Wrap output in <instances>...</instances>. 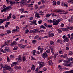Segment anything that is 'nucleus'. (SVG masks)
Segmentation results:
<instances>
[{"label": "nucleus", "instance_id": "a211bd4d", "mask_svg": "<svg viewBox=\"0 0 73 73\" xmlns=\"http://www.w3.org/2000/svg\"><path fill=\"white\" fill-rule=\"evenodd\" d=\"M62 5L63 7H68V4H65V3H62Z\"/></svg>", "mask_w": 73, "mask_h": 73}, {"label": "nucleus", "instance_id": "09e8293b", "mask_svg": "<svg viewBox=\"0 0 73 73\" xmlns=\"http://www.w3.org/2000/svg\"><path fill=\"white\" fill-rule=\"evenodd\" d=\"M68 73H73V70H71V71H68Z\"/></svg>", "mask_w": 73, "mask_h": 73}, {"label": "nucleus", "instance_id": "72a5a7b5", "mask_svg": "<svg viewBox=\"0 0 73 73\" xmlns=\"http://www.w3.org/2000/svg\"><path fill=\"white\" fill-rule=\"evenodd\" d=\"M7 61L8 62H10V60L9 59V58L8 56L7 57Z\"/></svg>", "mask_w": 73, "mask_h": 73}, {"label": "nucleus", "instance_id": "4c0bfd02", "mask_svg": "<svg viewBox=\"0 0 73 73\" xmlns=\"http://www.w3.org/2000/svg\"><path fill=\"white\" fill-rule=\"evenodd\" d=\"M63 58H67H67H68V57H67V54H65L64 55V56H63Z\"/></svg>", "mask_w": 73, "mask_h": 73}, {"label": "nucleus", "instance_id": "f03ea898", "mask_svg": "<svg viewBox=\"0 0 73 73\" xmlns=\"http://www.w3.org/2000/svg\"><path fill=\"white\" fill-rule=\"evenodd\" d=\"M11 6H9L6 8H5L3 9L1 11V12H8L9 11H10L11 9Z\"/></svg>", "mask_w": 73, "mask_h": 73}, {"label": "nucleus", "instance_id": "8fccbe9b", "mask_svg": "<svg viewBox=\"0 0 73 73\" xmlns=\"http://www.w3.org/2000/svg\"><path fill=\"white\" fill-rule=\"evenodd\" d=\"M7 42L8 43H9L10 42V43H11V42H12V40H8Z\"/></svg>", "mask_w": 73, "mask_h": 73}, {"label": "nucleus", "instance_id": "49530a36", "mask_svg": "<svg viewBox=\"0 0 73 73\" xmlns=\"http://www.w3.org/2000/svg\"><path fill=\"white\" fill-rule=\"evenodd\" d=\"M50 15H51V14H46V17H49V16H50Z\"/></svg>", "mask_w": 73, "mask_h": 73}, {"label": "nucleus", "instance_id": "423d86ee", "mask_svg": "<svg viewBox=\"0 0 73 73\" xmlns=\"http://www.w3.org/2000/svg\"><path fill=\"white\" fill-rule=\"evenodd\" d=\"M37 31H38V29H35L32 30H30L29 31V33H36V32H37Z\"/></svg>", "mask_w": 73, "mask_h": 73}, {"label": "nucleus", "instance_id": "6ab92c4d", "mask_svg": "<svg viewBox=\"0 0 73 73\" xmlns=\"http://www.w3.org/2000/svg\"><path fill=\"white\" fill-rule=\"evenodd\" d=\"M40 29L43 28V29H46V28L44 26L42 25L40 26Z\"/></svg>", "mask_w": 73, "mask_h": 73}, {"label": "nucleus", "instance_id": "f704fd0d", "mask_svg": "<svg viewBox=\"0 0 73 73\" xmlns=\"http://www.w3.org/2000/svg\"><path fill=\"white\" fill-rule=\"evenodd\" d=\"M46 52L48 53H50V49H48L46 50Z\"/></svg>", "mask_w": 73, "mask_h": 73}, {"label": "nucleus", "instance_id": "a19ab883", "mask_svg": "<svg viewBox=\"0 0 73 73\" xmlns=\"http://www.w3.org/2000/svg\"><path fill=\"white\" fill-rule=\"evenodd\" d=\"M32 42L33 44H36V40H33Z\"/></svg>", "mask_w": 73, "mask_h": 73}, {"label": "nucleus", "instance_id": "603ef678", "mask_svg": "<svg viewBox=\"0 0 73 73\" xmlns=\"http://www.w3.org/2000/svg\"><path fill=\"white\" fill-rule=\"evenodd\" d=\"M51 15L52 16H56V14L55 13H52Z\"/></svg>", "mask_w": 73, "mask_h": 73}, {"label": "nucleus", "instance_id": "79ce46f5", "mask_svg": "<svg viewBox=\"0 0 73 73\" xmlns=\"http://www.w3.org/2000/svg\"><path fill=\"white\" fill-rule=\"evenodd\" d=\"M40 69V68H37L35 70V72H36V73H38V72H37V71H38V70Z\"/></svg>", "mask_w": 73, "mask_h": 73}, {"label": "nucleus", "instance_id": "2f4dec72", "mask_svg": "<svg viewBox=\"0 0 73 73\" xmlns=\"http://www.w3.org/2000/svg\"><path fill=\"white\" fill-rule=\"evenodd\" d=\"M58 32L59 33H61L62 32V31H61V29H58Z\"/></svg>", "mask_w": 73, "mask_h": 73}, {"label": "nucleus", "instance_id": "393cba45", "mask_svg": "<svg viewBox=\"0 0 73 73\" xmlns=\"http://www.w3.org/2000/svg\"><path fill=\"white\" fill-rule=\"evenodd\" d=\"M36 20H33L32 21L33 23V24H34L35 25H37V23H36Z\"/></svg>", "mask_w": 73, "mask_h": 73}, {"label": "nucleus", "instance_id": "7ed1b4c3", "mask_svg": "<svg viewBox=\"0 0 73 73\" xmlns=\"http://www.w3.org/2000/svg\"><path fill=\"white\" fill-rule=\"evenodd\" d=\"M60 21L61 19H58L56 20V19H53V21L52 20V23H54L53 24L54 25H57Z\"/></svg>", "mask_w": 73, "mask_h": 73}, {"label": "nucleus", "instance_id": "39448f33", "mask_svg": "<svg viewBox=\"0 0 73 73\" xmlns=\"http://www.w3.org/2000/svg\"><path fill=\"white\" fill-rule=\"evenodd\" d=\"M27 0H21L20 2H17L15 3V4H19V3H21V4H25L24 3L27 2Z\"/></svg>", "mask_w": 73, "mask_h": 73}, {"label": "nucleus", "instance_id": "3c124183", "mask_svg": "<svg viewBox=\"0 0 73 73\" xmlns=\"http://www.w3.org/2000/svg\"><path fill=\"white\" fill-rule=\"evenodd\" d=\"M45 30H41L39 31V32H44Z\"/></svg>", "mask_w": 73, "mask_h": 73}, {"label": "nucleus", "instance_id": "9b49d317", "mask_svg": "<svg viewBox=\"0 0 73 73\" xmlns=\"http://www.w3.org/2000/svg\"><path fill=\"white\" fill-rule=\"evenodd\" d=\"M11 46L13 47V46L15 45H17V43L16 41L13 42L12 43L10 44Z\"/></svg>", "mask_w": 73, "mask_h": 73}, {"label": "nucleus", "instance_id": "dca6fc26", "mask_svg": "<svg viewBox=\"0 0 73 73\" xmlns=\"http://www.w3.org/2000/svg\"><path fill=\"white\" fill-rule=\"evenodd\" d=\"M18 32L19 31H18L16 29H13L12 30V33H14L15 32Z\"/></svg>", "mask_w": 73, "mask_h": 73}, {"label": "nucleus", "instance_id": "9d476101", "mask_svg": "<svg viewBox=\"0 0 73 73\" xmlns=\"http://www.w3.org/2000/svg\"><path fill=\"white\" fill-rule=\"evenodd\" d=\"M18 57V58H16V60H17L18 59V61H19L20 62H21V60L20 61V60H21V55H19Z\"/></svg>", "mask_w": 73, "mask_h": 73}, {"label": "nucleus", "instance_id": "4468645a", "mask_svg": "<svg viewBox=\"0 0 73 73\" xmlns=\"http://www.w3.org/2000/svg\"><path fill=\"white\" fill-rule=\"evenodd\" d=\"M5 45H7V46H9V45L8 44V43H7V42H5L4 44L1 46V48H3L4 46H5Z\"/></svg>", "mask_w": 73, "mask_h": 73}, {"label": "nucleus", "instance_id": "e433bc0d", "mask_svg": "<svg viewBox=\"0 0 73 73\" xmlns=\"http://www.w3.org/2000/svg\"><path fill=\"white\" fill-rule=\"evenodd\" d=\"M7 35V34H0V36H1V37H4V35Z\"/></svg>", "mask_w": 73, "mask_h": 73}, {"label": "nucleus", "instance_id": "864d4df0", "mask_svg": "<svg viewBox=\"0 0 73 73\" xmlns=\"http://www.w3.org/2000/svg\"><path fill=\"white\" fill-rule=\"evenodd\" d=\"M43 70L44 71H46V70H47V69H46V68H43Z\"/></svg>", "mask_w": 73, "mask_h": 73}, {"label": "nucleus", "instance_id": "4be33fe9", "mask_svg": "<svg viewBox=\"0 0 73 73\" xmlns=\"http://www.w3.org/2000/svg\"><path fill=\"white\" fill-rule=\"evenodd\" d=\"M48 63L50 65H53V63L52 62V61L51 60H50L48 61Z\"/></svg>", "mask_w": 73, "mask_h": 73}, {"label": "nucleus", "instance_id": "69168bd1", "mask_svg": "<svg viewBox=\"0 0 73 73\" xmlns=\"http://www.w3.org/2000/svg\"><path fill=\"white\" fill-rule=\"evenodd\" d=\"M3 53H6V51L5 50V49H4V50H3Z\"/></svg>", "mask_w": 73, "mask_h": 73}, {"label": "nucleus", "instance_id": "f8f14e48", "mask_svg": "<svg viewBox=\"0 0 73 73\" xmlns=\"http://www.w3.org/2000/svg\"><path fill=\"white\" fill-rule=\"evenodd\" d=\"M61 30H62V31H66L67 32H68L69 31V30L68 29V28H61Z\"/></svg>", "mask_w": 73, "mask_h": 73}, {"label": "nucleus", "instance_id": "13d9d810", "mask_svg": "<svg viewBox=\"0 0 73 73\" xmlns=\"http://www.w3.org/2000/svg\"><path fill=\"white\" fill-rule=\"evenodd\" d=\"M16 29L17 30V29H20V28L19 27V26H16V29Z\"/></svg>", "mask_w": 73, "mask_h": 73}, {"label": "nucleus", "instance_id": "a878e982", "mask_svg": "<svg viewBox=\"0 0 73 73\" xmlns=\"http://www.w3.org/2000/svg\"><path fill=\"white\" fill-rule=\"evenodd\" d=\"M39 38V36H38V35H37L34 37V39H37V40H38Z\"/></svg>", "mask_w": 73, "mask_h": 73}, {"label": "nucleus", "instance_id": "f257e3e1", "mask_svg": "<svg viewBox=\"0 0 73 73\" xmlns=\"http://www.w3.org/2000/svg\"><path fill=\"white\" fill-rule=\"evenodd\" d=\"M64 62V63L63 64L64 65H65V66H71L72 65L71 64H73V62H70H70V58H67V60H60L59 61V62H62V61H63Z\"/></svg>", "mask_w": 73, "mask_h": 73}, {"label": "nucleus", "instance_id": "0eeeda50", "mask_svg": "<svg viewBox=\"0 0 73 73\" xmlns=\"http://www.w3.org/2000/svg\"><path fill=\"white\" fill-rule=\"evenodd\" d=\"M42 56L45 59V58H48V54L46 52H44L42 54Z\"/></svg>", "mask_w": 73, "mask_h": 73}, {"label": "nucleus", "instance_id": "bb28decb", "mask_svg": "<svg viewBox=\"0 0 73 73\" xmlns=\"http://www.w3.org/2000/svg\"><path fill=\"white\" fill-rule=\"evenodd\" d=\"M50 44L51 45H54V43L53 42V41H51L50 42Z\"/></svg>", "mask_w": 73, "mask_h": 73}, {"label": "nucleus", "instance_id": "58836bf2", "mask_svg": "<svg viewBox=\"0 0 73 73\" xmlns=\"http://www.w3.org/2000/svg\"><path fill=\"white\" fill-rule=\"evenodd\" d=\"M0 66H2V67L3 68V69H4V68H5V66H3V64H0Z\"/></svg>", "mask_w": 73, "mask_h": 73}, {"label": "nucleus", "instance_id": "ddd939ff", "mask_svg": "<svg viewBox=\"0 0 73 73\" xmlns=\"http://www.w3.org/2000/svg\"><path fill=\"white\" fill-rule=\"evenodd\" d=\"M49 49H50V50L51 51L52 54L53 55V54H54V52H53V47H50Z\"/></svg>", "mask_w": 73, "mask_h": 73}, {"label": "nucleus", "instance_id": "5701e85b", "mask_svg": "<svg viewBox=\"0 0 73 73\" xmlns=\"http://www.w3.org/2000/svg\"><path fill=\"white\" fill-rule=\"evenodd\" d=\"M9 3L10 4H15V2H12L11 1H9Z\"/></svg>", "mask_w": 73, "mask_h": 73}, {"label": "nucleus", "instance_id": "412c9836", "mask_svg": "<svg viewBox=\"0 0 73 73\" xmlns=\"http://www.w3.org/2000/svg\"><path fill=\"white\" fill-rule=\"evenodd\" d=\"M39 13H40V15H44V11H39Z\"/></svg>", "mask_w": 73, "mask_h": 73}, {"label": "nucleus", "instance_id": "5fc2aeb1", "mask_svg": "<svg viewBox=\"0 0 73 73\" xmlns=\"http://www.w3.org/2000/svg\"><path fill=\"white\" fill-rule=\"evenodd\" d=\"M0 28H2V29H4V27L3 26H0Z\"/></svg>", "mask_w": 73, "mask_h": 73}, {"label": "nucleus", "instance_id": "c9c22d12", "mask_svg": "<svg viewBox=\"0 0 73 73\" xmlns=\"http://www.w3.org/2000/svg\"><path fill=\"white\" fill-rule=\"evenodd\" d=\"M53 3L54 5H56V1H54L53 2Z\"/></svg>", "mask_w": 73, "mask_h": 73}, {"label": "nucleus", "instance_id": "c03bdc74", "mask_svg": "<svg viewBox=\"0 0 73 73\" xmlns=\"http://www.w3.org/2000/svg\"><path fill=\"white\" fill-rule=\"evenodd\" d=\"M6 31L7 33H8V34L10 33H11V31L10 30H7Z\"/></svg>", "mask_w": 73, "mask_h": 73}, {"label": "nucleus", "instance_id": "ea45409f", "mask_svg": "<svg viewBox=\"0 0 73 73\" xmlns=\"http://www.w3.org/2000/svg\"><path fill=\"white\" fill-rule=\"evenodd\" d=\"M18 48V47H15L14 49H13V50H17V49Z\"/></svg>", "mask_w": 73, "mask_h": 73}, {"label": "nucleus", "instance_id": "680f3d73", "mask_svg": "<svg viewBox=\"0 0 73 73\" xmlns=\"http://www.w3.org/2000/svg\"><path fill=\"white\" fill-rule=\"evenodd\" d=\"M61 3V2L59 1H58L57 2V4H58V5H60V4Z\"/></svg>", "mask_w": 73, "mask_h": 73}, {"label": "nucleus", "instance_id": "20e7f679", "mask_svg": "<svg viewBox=\"0 0 73 73\" xmlns=\"http://www.w3.org/2000/svg\"><path fill=\"white\" fill-rule=\"evenodd\" d=\"M10 18L9 17H8V16H7V18H6V19H1V23H3V22L4 21H9V19H10Z\"/></svg>", "mask_w": 73, "mask_h": 73}, {"label": "nucleus", "instance_id": "7c9ffc66", "mask_svg": "<svg viewBox=\"0 0 73 73\" xmlns=\"http://www.w3.org/2000/svg\"><path fill=\"white\" fill-rule=\"evenodd\" d=\"M61 12H62V11L61 10H59L57 11V13H58L61 14Z\"/></svg>", "mask_w": 73, "mask_h": 73}, {"label": "nucleus", "instance_id": "1a4fd4ad", "mask_svg": "<svg viewBox=\"0 0 73 73\" xmlns=\"http://www.w3.org/2000/svg\"><path fill=\"white\" fill-rule=\"evenodd\" d=\"M38 49L39 50H40V53H42L43 52V48H41L40 46H39L38 48Z\"/></svg>", "mask_w": 73, "mask_h": 73}, {"label": "nucleus", "instance_id": "37998d69", "mask_svg": "<svg viewBox=\"0 0 73 73\" xmlns=\"http://www.w3.org/2000/svg\"><path fill=\"white\" fill-rule=\"evenodd\" d=\"M35 18H36V16L38 15V13H37V12H35Z\"/></svg>", "mask_w": 73, "mask_h": 73}, {"label": "nucleus", "instance_id": "cd10ccee", "mask_svg": "<svg viewBox=\"0 0 73 73\" xmlns=\"http://www.w3.org/2000/svg\"><path fill=\"white\" fill-rule=\"evenodd\" d=\"M68 2L70 4H73V0H69Z\"/></svg>", "mask_w": 73, "mask_h": 73}, {"label": "nucleus", "instance_id": "aec40b11", "mask_svg": "<svg viewBox=\"0 0 73 73\" xmlns=\"http://www.w3.org/2000/svg\"><path fill=\"white\" fill-rule=\"evenodd\" d=\"M6 52H9L10 50L8 47H6L5 49Z\"/></svg>", "mask_w": 73, "mask_h": 73}, {"label": "nucleus", "instance_id": "052dcab7", "mask_svg": "<svg viewBox=\"0 0 73 73\" xmlns=\"http://www.w3.org/2000/svg\"><path fill=\"white\" fill-rule=\"evenodd\" d=\"M52 27V25H48L47 27H48V28H51Z\"/></svg>", "mask_w": 73, "mask_h": 73}, {"label": "nucleus", "instance_id": "6e6552de", "mask_svg": "<svg viewBox=\"0 0 73 73\" xmlns=\"http://www.w3.org/2000/svg\"><path fill=\"white\" fill-rule=\"evenodd\" d=\"M44 66V63L42 62H40L39 63V68H39L40 69V68H41L43 67Z\"/></svg>", "mask_w": 73, "mask_h": 73}, {"label": "nucleus", "instance_id": "f3484780", "mask_svg": "<svg viewBox=\"0 0 73 73\" xmlns=\"http://www.w3.org/2000/svg\"><path fill=\"white\" fill-rule=\"evenodd\" d=\"M64 42H68L69 41V39L68 37H66L64 40Z\"/></svg>", "mask_w": 73, "mask_h": 73}, {"label": "nucleus", "instance_id": "4d7b16f0", "mask_svg": "<svg viewBox=\"0 0 73 73\" xmlns=\"http://www.w3.org/2000/svg\"><path fill=\"white\" fill-rule=\"evenodd\" d=\"M70 41H72L73 40V36H71V37H70Z\"/></svg>", "mask_w": 73, "mask_h": 73}, {"label": "nucleus", "instance_id": "c756f323", "mask_svg": "<svg viewBox=\"0 0 73 73\" xmlns=\"http://www.w3.org/2000/svg\"><path fill=\"white\" fill-rule=\"evenodd\" d=\"M10 66H5V68L4 69H5L6 70H8V69H9Z\"/></svg>", "mask_w": 73, "mask_h": 73}, {"label": "nucleus", "instance_id": "473e14b6", "mask_svg": "<svg viewBox=\"0 0 73 73\" xmlns=\"http://www.w3.org/2000/svg\"><path fill=\"white\" fill-rule=\"evenodd\" d=\"M8 70L9 71H12V70H13V69H12V68H11L9 67V68L8 69Z\"/></svg>", "mask_w": 73, "mask_h": 73}, {"label": "nucleus", "instance_id": "a18cd8bd", "mask_svg": "<svg viewBox=\"0 0 73 73\" xmlns=\"http://www.w3.org/2000/svg\"><path fill=\"white\" fill-rule=\"evenodd\" d=\"M31 60H36V59L33 58V57L31 56Z\"/></svg>", "mask_w": 73, "mask_h": 73}, {"label": "nucleus", "instance_id": "6e6d98bb", "mask_svg": "<svg viewBox=\"0 0 73 73\" xmlns=\"http://www.w3.org/2000/svg\"><path fill=\"white\" fill-rule=\"evenodd\" d=\"M42 22V20H40L38 21V23L39 24H41Z\"/></svg>", "mask_w": 73, "mask_h": 73}, {"label": "nucleus", "instance_id": "774afa93", "mask_svg": "<svg viewBox=\"0 0 73 73\" xmlns=\"http://www.w3.org/2000/svg\"><path fill=\"white\" fill-rule=\"evenodd\" d=\"M48 23H52V20H48Z\"/></svg>", "mask_w": 73, "mask_h": 73}, {"label": "nucleus", "instance_id": "338daca9", "mask_svg": "<svg viewBox=\"0 0 73 73\" xmlns=\"http://www.w3.org/2000/svg\"><path fill=\"white\" fill-rule=\"evenodd\" d=\"M23 61H25V57H23L22 58Z\"/></svg>", "mask_w": 73, "mask_h": 73}, {"label": "nucleus", "instance_id": "bf43d9fd", "mask_svg": "<svg viewBox=\"0 0 73 73\" xmlns=\"http://www.w3.org/2000/svg\"><path fill=\"white\" fill-rule=\"evenodd\" d=\"M41 1L42 4H44V3H45V1H44V0H42Z\"/></svg>", "mask_w": 73, "mask_h": 73}, {"label": "nucleus", "instance_id": "0e129e2a", "mask_svg": "<svg viewBox=\"0 0 73 73\" xmlns=\"http://www.w3.org/2000/svg\"><path fill=\"white\" fill-rule=\"evenodd\" d=\"M44 26H45V27H48V24L46 23L44 24Z\"/></svg>", "mask_w": 73, "mask_h": 73}, {"label": "nucleus", "instance_id": "2eb2a0df", "mask_svg": "<svg viewBox=\"0 0 73 73\" xmlns=\"http://www.w3.org/2000/svg\"><path fill=\"white\" fill-rule=\"evenodd\" d=\"M49 35L48 36L49 37H53V36H54V34L50 33V31L49 32Z\"/></svg>", "mask_w": 73, "mask_h": 73}, {"label": "nucleus", "instance_id": "b1692460", "mask_svg": "<svg viewBox=\"0 0 73 73\" xmlns=\"http://www.w3.org/2000/svg\"><path fill=\"white\" fill-rule=\"evenodd\" d=\"M36 52V50H33L32 51L31 53H32L33 54V55H35Z\"/></svg>", "mask_w": 73, "mask_h": 73}, {"label": "nucleus", "instance_id": "e2e57ef3", "mask_svg": "<svg viewBox=\"0 0 73 73\" xmlns=\"http://www.w3.org/2000/svg\"><path fill=\"white\" fill-rule=\"evenodd\" d=\"M14 55H12L10 56V57L11 58H13V57H14Z\"/></svg>", "mask_w": 73, "mask_h": 73}, {"label": "nucleus", "instance_id": "c85d7f7f", "mask_svg": "<svg viewBox=\"0 0 73 73\" xmlns=\"http://www.w3.org/2000/svg\"><path fill=\"white\" fill-rule=\"evenodd\" d=\"M35 66L34 65H33L32 68H31V70H35Z\"/></svg>", "mask_w": 73, "mask_h": 73}, {"label": "nucleus", "instance_id": "de8ad7c7", "mask_svg": "<svg viewBox=\"0 0 73 73\" xmlns=\"http://www.w3.org/2000/svg\"><path fill=\"white\" fill-rule=\"evenodd\" d=\"M35 9H37V8H38V6H37V5L36 4V5H35Z\"/></svg>", "mask_w": 73, "mask_h": 73}]
</instances>
